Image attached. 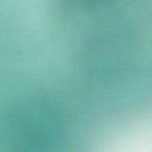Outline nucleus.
<instances>
[{
    "label": "nucleus",
    "mask_w": 152,
    "mask_h": 152,
    "mask_svg": "<svg viewBox=\"0 0 152 152\" xmlns=\"http://www.w3.org/2000/svg\"><path fill=\"white\" fill-rule=\"evenodd\" d=\"M15 125H16V124H15ZM17 124H16L17 125ZM31 125H47V124H30Z\"/></svg>",
    "instance_id": "obj_1"
},
{
    "label": "nucleus",
    "mask_w": 152,
    "mask_h": 152,
    "mask_svg": "<svg viewBox=\"0 0 152 152\" xmlns=\"http://www.w3.org/2000/svg\"><path fill=\"white\" fill-rule=\"evenodd\" d=\"M37 124H38L39 123H37Z\"/></svg>",
    "instance_id": "obj_2"
}]
</instances>
